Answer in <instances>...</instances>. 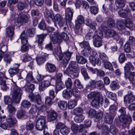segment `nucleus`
<instances>
[{
  "mask_svg": "<svg viewBox=\"0 0 135 135\" xmlns=\"http://www.w3.org/2000/svg\"><path fill=\"white\" fill-rule=\"evenodd\" d=\"M20 66L18 64H15L13 65L14 67L10 68L8 70V72L11 74H17L19 69L18 67Z\"/></svg>",
  "mask_w": 135,
  "mask_h": 135,
  "instance_id": "b1692460",
  "label": "nucleus"
},
{
  "mask_svg": "<svg viewBox=\"0 0 135 135\" xmlns=\"http://www.w3.org/2000/svg\"><path fill=\"white\" fill-rule=\"evenodd\" d=\"M57 114L56 112L52 111L48 116V120L50 121L54 120L57 118Z\"/></svg>",
  "mask_w": 135,
  "mask_h": 135,
  "instance_id": "7c9ffc66",
  "label": "nucleus"
},
{
  "mask_svg": "<svg viewBox=\"0 0 135 135\" xmlns=\"http://www.w3.org/2000/svg\"><path fill=\"white\" fill-rule=\"evenodd\" d=\"M70 130L69 128H68L65 126H64L61 128L60 132L62 134L66 135L67 134L69 133Z\"/></svg>",
  "mask_w": 135,
  "mask_h": 135,
  "instance_id": "49530a36",
  "label": "nucleus"
},
{
  "mask_svg": "<svg viewBox=\"0 0 135 135\" xmlns=\"http://www.w3.org/2000/svg\"><path fill=\"white\" fill-rule=\"evenodd\" d=\"M77 102L75 100H72L68 101V108L69 109H72L77 105Z\"/></svg>",
  "mask_w": 135,
  "mask_h": 135,
  "instance_id": "e433bc0d",
  "label": "nucleus"
},
{
  "mask_svg": "<svg viewBox=\"0 0 135 135\" xmlns=\"http://www.w3.org/2000/svg\"><path fill=\"white\" fill-rule=\"evenodd\" d=\"M17 7L18 10L22 11L25 8V6L23 3L21 2H20L17 4Z\"/></svg>",
  "mask_w": 135,
  "mask_h": 135,
  "instance_id": "bf43d9fd",
  "label": "nucleus"
},
{
  "mask_svg": "<svg viewBox=\"0 0 135 135\" xmlns=\"http://www.w3.org/2000/svg\"><path fill=\"white\" fill-rule=\"evenodd\" d=\"M106 94L107 96L112 100L114 101L117 100V97L115 94L108 91L106 92Z\"/></svg>",
  "mask_w": 135,
  "mask_h": 135,
  "instance_id": "473e14b6",
  "label": "nucleus"
},
{
  "mask_svg": "<svg viewBox=\"0 0 135 135\" xmlns=\"http://www.w3.org/2000/svg\"><path fill=\"white\" fill-rule=\"evenodd\" d=\"M35 30L34 28L27 30L26 32L27 34L30 37H33L35 33Z\"/></svg>",
  "mask_w": 135,
  "mask_h": 135,
  "instance_id": "052dcab7",
  "label": "nucleus"
},
{
  "mask_svg": "<svg viewBox=\"0 0 135 135\" xmlns=\"http://www.w3.org/2000/svg\"><path fill=\"white\" fill-rule=\"evenodd\" d=\"M84 119V117L82 114L76 116L74 120L76 122L80 123L82 122Z\"/></svg>",
  "mask_w": 135,
  "mask_h": 135,
  "instance_id": "c03bdc74",
  "label": "nucleus"
},
{
  "mask_svg": "<svg viewBox=\"0 0 135 135\" xmlns=\"http://www.w3.org/2000/svg\"><path fill=\"white\" fill-rule=\"evenodd\" d=\"M89 60L90 62L93 66H95L96 64H99L101 63V61L99 58L97 59L94 56H90L89 57Z\"/></svg>",
  "mask_w": 135,
  "mask_h": 135,
  "instance_id": "dca6fc26",
  "label": "nucleus"
},
{
  "mask_svg": "<svg viewBox=\"0 0 135 135\" xmlns=\"http://www.w3.org/2000/svg\"><path fill=\"white\" fill-rule=\"evenodd\" d=\"M80 46L81 48H84L87 50L90 49V47L89 46L88 42L86 41H83L79 43Z\"/></svg>",
  "mask_w": 135,
  "mask_h": 135,
  "instance_id": "4c0bfd02",
  "label": "nucleus"
},
{
  "mask_svg": "<svg viewBox=\"0 0 135 135\" xmlns=\"http://www.w3.org/2000/svg\"><path fill=\"white\" fill-rule=\"evenodd\" d=\"M27 83H29L33 82L34 80V78L32 75V71H30L27 74L26 78Z\"/></svg>",
  "mask_w": 135,
  "mask_h": 135,
  "instance_id": "cd10ccee",
  "label": "nucleus"
},
{
  "mask_svg": "<svg viewBox=\"0 0 135 135\" xmlns=\"http://www.w3.org/2000/svg\"><path fill=\"white\" fill-rule=\"evenodd\" d=\"M26 90L28 91L29 90L30 94L28 96V97L31 101L35 100L37 103L38 104H41L42 103L40 96L38 94H35L34 95L32 92L33 91L35 88V85L31 84L30 83H26L24 86Z\"/></svg>",
  "mask_w": 135,
  "mask_h": 135,
  "instance_id": "f03ea898",
  "label": "nucleus"
},
{
  "mask_svg": "<svg viewBox=\"0 0 135 135\" xmlns=\"http://www.w3.org/2000/svg\"><path fill=\"white\" fill-rule=\"evenodd\" d=\"M52 20L54 23L57 22L59 25L61 26H63V20L60 14H57L55 16H54V20Z\"/></svg>",
  "mask_w": 135,
  "mask_h": 135,
  "instance_id": "9d476101",
  "label": "nucleus"
},
{
  "mask_svg": "<svg viewBox=\"0 0 135 135\" xmlns=\"http://www.w3.org/2000/svg\"><path fill=\"white\" fill-rule=\"evenodd\" d=\"M117 24L118 28L120 30H124L126 26V23L122 21H118Z\"/></svg>",
  "mask_w": 135,
  "mask_h": 135,
  "instance_id": "58836bf2",
  "label": "nucleus"
},
{
  "mask_svg": "<svg viewBox=\"0 0 135 135\" xmlns=\"http://www.w3.org/2000/svg\"><path fill=\"white\" fill-rule=\"evenodd\" d=\"M67 104L65 101H60L58 103L59 107L61 109L64 110L66 108Z\"/></svg>",
  "mask_w": 135,
  "mask_h": 135,
  "instance_id": "de8ad7c7",
  "label": "nucleus"
},
{
  "mask_svg": "<svg viewBox=\"0 0 135 135\" xmlns=\"http://www.w3.org/2000/svg\"><path fill=\"white\" fill-rule=\"evenodd\" d=\"M53 54L57 58H59L60 60H62L63 55L62 53L60 45H59L58 47H56L54 49Z\"/></svg>",
  "mask_w": 135,
  "mask_h": 135,
  "instance_id": "1a4fd4ad",
  "label": "nucleus"
},
{
  "mask_svg": "<svg viewBox=\"0 0 135 135\" xmlns=\"http://www.w3.org/2000/svg\"><path fill=\"white\" fill-rule=\"evenodd\" d=\"M135 75V73L134 72H128L127 74H126V73L124 74L125 76L127 78H128L130 80H132L134 78Z\"/></svg>",
  "mask_w": 135,
  "mask_h": 135,
  "instance_id": "864d4df0",
  "label": "nucleus"
},
{
  "mask_svg": "<svg viewBox=\"0 0 135 135\" xmlns=\"http://www.w3.org/2000/svg\"><path fill=\"white\" fill-rule=\"evenodd\" d=\"M46 70L50 73L54 72L56 69L55 66L52 64L47 63L46 65Z\"/></svg>",
  "mask_w": 135,
  "mask_h": 135,
  "instance_id": "5701e85b",
  "label": "nucleus"
},
{
  "mask_svg": "<svg viewBox=\"0 0 135 135\" xmlns=\"http://www.w3.org/2000/svg\"><path fill=\"white\" fill-rule=\"evenodd\" d=\"M76 60L78 63L82 64H85L87 61L85 58L80 56H76Z\"/></svg>",
  "mask_w": 135,
  "mask_h": 135,
  "instance_id": "c756f323",
  "label": "nucleus"
},
{
  "mask_svg": "<svg viewBox=\"0 0 135 135\" xmlns=\"http://www.w3.org/2000/svg\"><path fill=\"white\" fill-rule=\"evenodd\" d=\"M65 55L64 59L62 61V62L65 66H66L68 62L70 60L72 53L69 52L68 50L67 51L64 52Z\"/></svg>",
  "mask_w": 135,
  "mask_h": 135,
  "instance_id": "4468645a",
  "label": "nucleus"
},
{
  "mask_svg": "<svg viewBox=\"0 0 135 135\" xmlns=\"http://www.w3.org/2000/svg\"><path fill=\"white\" fill-rule=\"evenodd\" d=\"M119 119L120 122L126 124L127 122L131 121V117L129 115L128 116L126 115H120Z\"/></svg>",
  "mask_w": 135,
  "mask_h": 135,
  "instance_id": "412c9836",
  "label": "nucleus"
},
{
  "mask_svg": "<svg viewBox=\"0 0 135 135\" xmlns=\"http://www.w3.org/2000/svg\"><path fill=\"white\" fill-rule=\"evenodd\" d=\"M20 38L22 42V44L23 45H26L28 42L27 37L26 35L25 32H23L21 33Z\"/></svg>",
  "mask_w": 135,
  "mask_h": 135,
  "instance_id": "c85d7f7f",
  "label": "nucleus"
},
{
  "mask_svg": "<svg viewBox=\"0 0 135 135\" xmlns=\"http://www.w3.org/2000/svg\"><path fill=\"white\" fill-rule=\"evenodd\" d=\"M74 85L77 88L81 89L83 88V86L78 79H76L75 80L74 83Z\"/></svg>",
  "mask_w": 135,
  "mask_h": 135,
  "instance_id": "6e6d98bb",
  "label": "nucleus"
},
{
  "mask_svg": "<svg viewBox=\"0 0 135 135\" xmlns=\"http://www.w3.org/2000/svg\"><path fill=\"white\" fill-rule=\"evenodd\" d=\"M14 28L13 26H10L7 27L6 30V35L7 37L10 38L11 40L13 37L14 33Z\"/></svg>",
  "mask_w": 135,
  "mask_h": 135,
  "instance_id": "6ab92c4d",
  "label": "nucleus"
},
{
  "mask_svg": "<svg viewBox=\"0 0 135 135\" xmlns=\"http://www.w3.org/2000/svg\"><path fill=\"white\" fill-rule=\"evenodd\" d=\"M100 36L95 35L93 36V43L94 46L97 47H99L102 45V38L100 36L103 35V33L101 32Z\"/></svg>",
  "mask_w": 135,
  "mask_h": 135,
  "instance_id": "6e6552de",
  "label": "nucleus"
},
{
  "mask_svg": "<svg viewBox=\"0 0 135 135\" xmlns=\"http://www.w3.org/2000/svg\"><path fill=\"white\" fill-rule=\"evenodd\" d=\"M106 34L108 37H112L117 35L116 32L113 30L109 29L106 31Z\"/></svg>",
  "mask_w": 135,
  "mask_h": 135,
  "instance_id": "2f4dec72",
  "label": "nucleus"
},
{
  "mask_svg": "<svg viewBox=\"0 0 135 135\" xmlns=\"http://www.w3.org/2000/svg\"><path fill=\"white\" fill-rule=\"evenodd\" d=\"M100 96V93L95 91L91 92L87 95L88 98L92 100L95 99V98Z\"/></svg>",
  "mask_w": 135,
  "mask_h": 135,
  "instance_id": "a878e982",
  "label": "nucleus"
},
{
  "mask_svg": "<svg viewBox=\"0 0 135 135\" xmlns=\"http://www.w3.org/2000/svg\"><path fill=\"white\" fill-rule=\"evenodd\" d=\"M107 24L109 27H114L115 25V21L112 18H109L107 21Z\"/></svg>",
  "mask_w": 135,
  "mask_h": 135,
  "instance_id": "3c124183",
  "label": "nucleus"
},
{
  "mask_svg": "<svg viewBox=\"0 0 135 135\" xmlns=\"http://www.w3.org/2000/svg\"><path fill=\"white\" fill-rule=\"evenodd\" d=\"M84 19L83 17L81 15L78 16L76 21V25L77 27L79 28L80 25L83 23Z\"/></svg>",
  "mask_w": 135,
  "mask_h": 135,
  "instance_id": "393cba45",
  "label": "nucleus"
},
{
  "mask_svg": "<svg viewBox=\"0 0 135 135\" xmlns=\"http://www.w3.org/2000/svg\"><path fill=\"white\" fill-rule=\"evenodd\" d=\"M62 96L67 99H69L72 96V93L71 88L68 89L63 91L62 93Z\"/></svg>",
  "mask_w": 135,
  "mask_h": 135,
  "instance_id": "a211bd4d",
  "label": "nucleus"
},
{
  "mask_svg": "<svg viewBox=\"0 0 135 135\" xmlns=\"http://www.w3.org/2000/svg\"><path fill=\"white\" fill-rule=\"evenodd\" d=\"M9 85L11 92L12 95V100L16 103H19L21 99V96L22 94V90L17 86L16 83L12 80L10 81Z\"/></svg>",
  "mask_w": 135,
  "mask_h": 135,
  "instance_id": "f257e3e1",
  "label": "nucleus"
},
{
  "mask_svg": "<svg viewBox=\"0 0 135 135\" xmlns=\"http://www.w3.org/2000/svg\"><path fill=\"white\" fill-rule=\"evenodd\" d=\"M126 25L127 27L131 30L134 28L133 26V21L130 18H128L126 20Z\"/></svg>",
  "mask_w": 135,
  "mask_h": 135,
  "instance_id": "72a5a7b5",
  "label": "nucleus"
},
{
  "mask_svg": "<svg viewBox=\"0 0 135 135\" xmlns=\"http://www.w3.org/2000/svg\"><path fill=\"white\" fill-rule=\"evenodd\" d=\"M110 87L113 90H115L119 88V84L116 81H113L110 84Z\"/></svg>",
  "mask_w": 135,
  "mask_h": 135,
  "instance_id": "79ce46f5",
  "label": "nucleus"
},
{
  "mask_svg": "<svg viewBox=\"0 0 135 135\" xmlns=\"http://www.w3.org/2000/svg\"><path fill=\"white\" fill-rule=\"evenodd\" d=\"M30 112L33 115L37 117L42 111L39 110L35 105H33L30 110Z\"/></svg>",
  "mask_w": 135,
  "mask_h": 135,
  "instance_id": "f8f14e48",
  "label": "nucleus"
},
{
  "mask_svg": "<svg viewBox=\"0 0 135 135\" xmlns=\"http://www.w3.org/2000/svg\"><path fill=\"white\" fill-rule=\"evenodd\" d=\"M66 13V20L70 22L71 20L73 15L72 10L69 8H68L65 9Z\"/></svg>",
  "mask_w": 135,
  "mask_h": 135,
  "instance_id": "ddd939ff",
  "label": "nucleus"
},
{
  "mask_svg": "<svg viewBox=\"0 0 135 135\" xmlns=\"http://www.w3.org/2000/svg\"><path fill=\"white\" fill-rule=\"evenodd\" d=\"M125 2L124 0H115V3L117 7L121 8L124 6Z\"/></svg>",
  "mask_w": 135,
  "mask_h": 135,
  "instance_id": "f704fd0d",
  "label": "nucleus"
},
{
  "mask_svg": "<svg viewBox=\"0 0 135 135\" xmlns=\"http://www.w3.org/2000/svg\"><path fill=\"white\" fill-rule=\"evenodd\" d=\"M54 15L53 11L51 10H46L45 13V16L48 22L50 18L52 20H54Z\"/></svg>",
  "mask_w": 135,
  "mask_h": 135,
  "instance_id": "f3484780",
  "label": "nucleus"
},
{
  "mask_svg": "<svg viewBox=\"0 0 135 135\" xmlns=\"http://www.w3.org/2000/svg\"><path fill=\"white\" fill-rule=\"evenodd\" d=\"M45 78L47 80H44L39 84V89L40 91H44L46 88L50 85L54 86L56 83L55 79L50 76L48 75Z\"/></svg>",
  "mask_w": 135,
  "mask_h": 135,
  "instance_id": "7ed1b4c3",
  "label": "nucleus"
},
{
  "mask_svg": "<svg viewBox=\"0 0 135 135\" xmlns=\"http://www.w3.org/2000/svg\"><path fill=\"white\" fill-rule=\"evenodd\" d=\"M78 76V73L76 70H72L70 74V76L73 78L77 77Z\"/></svg>",
  "mask_w": 135,
  "mask_h": 135,
  "instance_id": "338daca9",
  "label": "nucleus"
},
{
  "mask_svg": "<svg viewBox=\"0 0 135 135\" xmlns=\"http://www.w3.org/2000/svg\"><path fill=\"white\" fill-rule=\"evenodd\" d=\"M124 49L125 51L127 53L130 52L131 50L130 44L128 43H126L124 46Z\"/></svg>",
  "mask_w": 135,
  "mask_h": 135,
  "instance_id": "774afa93",
  "label": "nucleus"
},
{
  "mask_svg": "<svg viewBox=\"0 0 135 135\" xmlns=\"http://www.w3.org/2000/svg\"><path fill=\"white\" fill-rule=\"evenodd\" d=\"M81 73L85 79H88L89 78L85 68H83L81 69Z\"/></svg>",
  "mask_w": 135,
  "mask_h": 135,
  "instance_id": "0e129e2a",
  "label": "nucleus"
},
{
  "mask_svg": "<svg viewBox=\"0 0 135 135\" xmlns=\"http://www.w3.org/2000/svg\"><path fill=\"white\" fill-rule=\"evenodd\" d=\"M50 37L51 41L54 44H60L62 42L61 38L60 37V34L58 31L51 33Z\"/></svg>",
  "mask_w": 135,
  "mask_h": 135,
  "instance_id": "0eeeda50",
  "label": "nucleus"
},
{
  "mask_svg": "<svg viewBox=\"0 0 135 135\" xmlns=\"http://www.w3.org/2000/svg\"><path fill=\"white\" fill-rule=\"evenodd\" d=\"M100 99V97L95 98L92 100L91 104L93 105L95 107H97L99 105V101Z\"/></svg>",
  "mask_w": 135,
  "mask_h": 135,
  "instance_id": "603ef678",
  "label": "nucleus"
},
{
  "mask_svg": "<svg viewBox=\"0 0 135 135\" xmlns=\"http://www.w3.org/2000/svg\"><path fill=\"white\" fill-rule=\"evenodd\" d=\"M124 74H127L128 72L130 71L131 70H133L134 69L132 63L130 62H128L126 64L125 66L124 67Z\"/></svg>",
  "mask_w": 135,
  "mask_h": 135,
  "instance_id": "aec40b11",
  "label": "nucleus"
},
{
  "mask_svg": "<svg viewBox=\"0 0 135 135\" xmlns=\"http://www.w3.org/2000/svg\"><path fill=\"white\" fill-rule=\"evenodd\" d=\"M64 87V85L63 83L61 81H59L57 83L56 85V88L58 90H60Z\"/></svg>",
  "mask_w": 135,
  "mask_h": 135,
  "instance_id": "680f3d73",
  "label": "nucleus"
},
{
  "mask_svg": "<svg viewBox=\"0 0 135 135\" xmlns=\"http://www.w3.org/2000/svg\"><path fill=\"white\" fill-rule=\"evenodd\" d=\"M135 100V97L131 95H126L124 97V101L126 104H128L132 102Z\"/></svg>",
  "mask_w": 135,
  "mask_h": 135,
  "instance_id": "2eb2a0df",
  "label": "nucleus"
},
{
  "mask_svg": "<svg viewBox=\"0 0 135 135\" xmlns=\"http://www.w3.org/2000/svg\"><path fill=\"white\" fill-rule=\"evenodd\" d=\"M26 112L23 110H18L17 111V116L18 118H21L25 115Z\"/></svg>",
  "mask_w": 135,
  "mask_h": 135,
  "instance_id": "e2e57ef3",
  "label": "nucleus"
},
{
  "mask_svg": "<svg viewBox=\"0 0 135 135\" xmlns=\"http://www.w3.org/2000/svg\"><path fill=\"white\" fill-rule=\"evenodd\" d=\"M104 66L105 68L107 69H108L109 70H113V66L111 63L109 62H105Z\"/></svg>",
  "mask_w": 135,
  "mask_h": 135,
  "instance_id": "69168bd1",
  "label": "nucleus"
},
{
  "mask_svg": "<svg viewBox=\"0 0 135 135\" xmlns=\"http://www.w3.org/2000/svg\"><path fill=\"white\" fill-rule=\"evenodd\" d=\"M4 60L7 63L9 64L12 61L10 56L7 54H5L4 55Z\"/></svg>",
  "mask_w": 135,
  "mask_h": 135,
  "instance_id": "5fc2aeb1",
  "label": "nucleus"
},
{
  "mask_svg": "<svg viewBox=\"0 0 135 135\" xmlns=\"http://www.w3.org/2000/svg\"><path fill=\"white\" fill-rule=\"evenodd\" d=\"M7 122L10 125V126L14 125L17 123V121L15 118L9 117L7 118Z\"/></svg>",
  "mask_w": 135,
  "mask_h": 135,
  "instance_id": "ea45409f",
  "label": "nucleus"
},
{
  "mask_svg": "<svg viewBox=\"0 0 135 135\" xmlns=\"http://www.w3.org/2000/svg\"><path fill=\"white\" fill-rule=\"evenodd\" d=\"M116 109L117 108L115 106H110L109 109V113L105 116L104 118V121L105 123L109 124L112 123L113 119L115 115Z\"/></svg>",
  "mask_w": 135,
  "mask_h": 135,
  "instance_id": "20e7f679",
  "label": "nucleus"
},
{
  "mask_svg": "<svg viewBox=\"0 0 135 135\" xmlns=\"http://www.w3.org/2000/svg\"><path fill=\"white\" fill-rule=\"evenodd\" d=\"M18 16L15 21V26L19 27L22 25L23 22L27 23L29 20V16L26 14L20 13L18 15Z\"/></svg>",
  "mask_w": 135,
  "mask_h": 135,
  "instance_id": "39448f33",
  "label": "nucleus"
},
{
  "mask_svg": "<svg viewBox=\"0 0 135 135\" xmlns=\"http://www.w3.org/2000/svg\"><path fill=\"white\" fill-rule=\"evenodd\" d=\"M46 120L44 117H41L38 118L36 123V128L39 130H44L46 127Z\"/></svg>",
  "mask_w": 135,
  "mask_h": 135,
  "instance_id": "423d86ee",
  "label": "nucleus"
},
{
  "mask_svg": "<svg viewBox=\"0 0 135 135\" xmlns=\"http://www.w3.org/2000/svg\"><path fill=\"white\" fill-rule=\"evenodd\" d=\"M78 67V64L75 61H71L69 64V67L71 70H76Z\"/></svg>",
  "mask_w": 135,
  "mask_h": 135,
  "instance_id": "a19ab883",
  "label": "nucleus"
},
{
  "mask_svg": "<svg viewBox=\"0 0 135 135\" xmlns=\"http://www.w3.org/2000/svg\"><path fill=\"white\" fill-rule=\"evenodd\" d=\"M109 131L113 134L115 135L118 132V130L115 127L112 126L110 128Z\"/></svg>",
  "mask_w": 135,
  "mask_h": 135,
  "instance_id": "4d7b16f0",
  "label": "nucleus"
},
{
  "mask_svg": "<svg viewBox=\"0 0 135 135\" xmlns=\"http://www.w3.org/2000/svg\"><path fill=\"white\" fill-rule=\"evenodd\" d=\"M83 112V110L80 108H77L74 110V114L76 116L82 114Z\"/></svg>",
  "mask_w": 135,
  "mask_h": 135,
  "instance_id": "09e8293b",
  "label": "nucleus"
},
{
  "mask_svg": "<svg viewBox=\"0 0 135 135\" xmlns=\"http://www.w3.org/2000/svg\"><path fill=\"white\" fill-rule=\"evenodd\" d=\"M46 57L44 55L37 57L36 59V61L37 64L40 65L44 63L45 61Z\"/></svg>",
  "mask_w": 135,
  "mask_h": 135,
  "instance_id": "c9c22d12",
  "label": "nucleus"
},
{
  "mask_svg": "<svg viewBox=\"0 0 135 135\" xmlns=\"http://www.w3.org/2000/svg\"><path fill=\"white\" fill-rule=\"evenodd\" d=\"M97 127L99 129L102 130V133L104 135L107 134L109 132V128L107 126L100 124V122L97 123Z\"/></svg>",
  "mask_w": 135,
  "mask_h": 135,
  "instance_id": "9b49d317",
  "label": "nucleus"
},
{
  "mask_svg": "<svg viewBox=\"0 0 135 135\" xmlns=\"http://www.w3.org/2000/svg\"><path fill=\"white\" fill-rule=\"evenodd\" d=\"M65 84L67 88H71L73 84L71 79L70 78H68L65 80Z\"/></svg>",
  "mask_w": 135,
  "mask_h": 135,
  "instance_id": "a18cd8bd",
  "label": "nucleus"
},
{
  "mask_svg": "<svg viewBox=\"0 0 135 135\" xmlns=\"http://www.w3.org/2000/svg\"><path fill=\"white\" fill-rule=\"evenodd\" d=\"M46 34H42L37 35V37L38 38V44H42L44 41V38L46 36Z\"/></svg>",
  "mask_w": 135,
  "mask_h": 135,
  "instance_id": "8fccbe9b",
  "label": "nucleus"
},
{
  "mask_svg": "<svg viewBox=\"0 0 135 135\" xmlns=\"http://www.w3.org/2000/svg\"><path fill=\"white\" fill-rule=\"evenodd\" d=\"M95 86L98 89H101L104 87V85L102 81L99 80L96 82Z\"/></svg>",
  "mask_w": 135,
  "mask_h": 135,
  "instance_id": "37998d69",
  "label": "nucleus"
},
{
  "mask_svg": "<svg viewBox=\"0 0 135 135\" xmlns=\"http://www.w3.org/2000/svg\"><path fill=\"white\" fill-rule=\"evenodd\" d=\"M34 123L31 121H28L26 124V129L27 131H32L34 128Z\"/></svg>",
  "mask_w": 135,
  "mask_h": 135,
  "instance_id": "bb28decb",
  "label": "nucleus"
},
{
  "mask_svg": "<svg viewBox=\"0 0 135 135\" xmlns=\"http://www.w3.org/2000/svg\"><path fill=\"white\" fill-rule=\"evenodd\" d=\"M130 10L129 8L126 9H121L118 11V13L119 16L125 18L130 12Z\"/></svg>",
  "mask_w": 135,
  "mask_h": 135,
  "instance_id": "4be33fe9",
  "label": "nucleus"
},
{
  "mask_svg": "<svg viewBox=\"0 0 135 135\" xmlns=\"http://www.w3.org/2000/svg\"><path fill=\"white\" fill-rule=\"evenodd\" d=\"M31 105L30 102L26 100H23L21 103V105L25 108L29 107L31 106Z\"/></svg>",
  "mask_w": 135,
  "mask_h": 135,
  "instance_id": "13d9d810",
  "label": "nucleus"
}]
</instances>
